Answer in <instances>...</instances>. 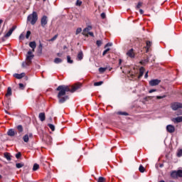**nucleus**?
I'll return each mask as SVG.
<instances>
[{
    "label": "nucleus",
    "instance_id": "1",
    "mask_svg": "<svg viewBox=\"0 0 182 182\" xmlns=\"http://www.w3.org/2000/svg\"><path fill=\"white\" fill-rule=\"evenodd\" d=\"M72 89H70V87L69 85H59L56 90L58 92V94L57 95V97L58 99V103L60 105H62V103H65L66 100H69V95H66L67 92H70V93H75L76 90H78V89H80L82 87V83H77L75 85H73Z\"/></svg>",
    "mask_w": 182,
    "mask_h": 182
},
{
    "label": "nucleus",
    "instance_id": "2",
    "mask_svg": "<svg viewBox=\"0 0 182 182\" xmlns=\"http://www.w3.org/2000/svg\"><path fill=\"white\" fill-rule=\"evenodd\" d=\"M27 22H29L31 25H35L38 22V13L33 11V13L28 16Z\"/></svg>",
    "mask_w": 182,
    "mask_h": 182
},
{
    "label": "nucleus",
    "instance_id": "3",
    "mask_svg": "<svg viewBox=\"0 0 182 182\" xmlns=\"http://www.w3.org/2000/svg\"><path fill=\"white\" fill-rule=\"evenodd\" d=\"M33 58H35V55L32 54V51H28L26 55V62L28 66L32 64V59H33Z\"/></svg>",
    "mask_w": 182,
    "mask_h": 182
},
{
    "label": "nucleus",
    "instance_id": "4",
    "mask_svg": "<svg viewBox=\"0 0 182 182\" xmlns=\"http://www.w3.org/2000/svg\"><path fill=\"white\" fill-rule=\"evenodd\" d=\"M171 109L172 110H178V109H182V103L181 102H173L171 104Z\"/></svg>",
    "mask_w": 182,
    "mask_h": 182
},
{
    "label": "nucleus",
    "instance_id": "5",
    "mask_svg": "<svg viewBox=\"0 0 182 182\" xmlns=\"http://www.w3.org/2000/svg\"><path fill=\"white\" fill-rule=\"evenodd\" d=\"M16 29V26H13L12 28L4 35V36L2 38V41L5 42V38H9L11 35H12L14 31Z\"/></svg>",
    "mask_w": 182,
    "mask_h": 182
},
{
    "label": "nucleus",
    "instance_id": "6",
    "mask_svg": "<svg viewBox=\"0 0 182 182\" xmlns=\"http://www.w3.org/2000/svg\"><path fill=\"white\" fill-rule=\"evenodd\" d=\"M92 29V26H87V27L83 29L82 32V35H83V36H85V38H89V35L87 34V33L90 32Z\"/></svg>",
    "mask_w": 182,
    "mask_h": 182
},
{
    "label": "nucleus",
    "instance_id": "7",
    "mask_svg": "<svg viewBox=\"0 0 182 182\" xmlns=\"http://www.w3.org/2000/svg\"><path fill=\"white\" fill-rule=\"evenodd\" d=\"M41 25L43 28H45L46 25H48V16H43L41 19Z\"/></svg>",
    "mask_w": 182,
    "mask_h": 182
},
{
    "label": "nucleus",
    "instance_id": "8",
    "mask_svg": "<svg viewBox=\"0 0 182 182\" xmlns=\"http://www.w3.org/2000/svg\"><path fill=\"white\" fill-rule=\"evenodd\" d=\"M161 82V80L155 79V80H151L149 81V85L150 86H157L158 85H160Z\"/></svg>",
    "mask_w": 182,
    "mask_h": 182
},
{
    "label": "nucleus",
    "instance_id": "9",
    "mask_svg": "<svg viewBox=\"0 0 182 182\" xmlns=\"http://www.w3.org/2000/svg\"><path fill=\"white\" fill-rule=\"evenodd\" d=\"M166 131L168 133H174L176 132V127L173 125L169 124L166 126Z\"/></svg>",
    "mask_w": 182,
    "mask_h": 182
},
{
    "label": "nucleus",
    "instance_id": "10",
    "mask_svg": "<svg viewBox=\"0 0 182 182\" xmlns=\"http://www.w3.org/2000/svg\"><path fill=\"white\" fill-rule=\"evenodd\" d=\"M127 55L129 56V58H134L136 56V54L134 53V49L131 48L127 51Z\"/></svg>",
    "mask_w": 182,
    "mask_h": 182
},
{
    "label": "nucleus",
    "instance_id": "11",
    "mask_svg": "<svg viewBox=\"0 0 182 182\" xmlns=\"http://www.w3.org/2000/svg\"><path fill=\"white\" fill-rule=\"evenodd\" d=\"M151 41H146V46L144 47L146 49V53H149V51L150 50V48H151Z\"/></svg>",
    "mask_w": 182,
    "mask_h": 182
},
{
    "label": "nucleus",
    "instance_id": "12",
    "mask_svg": "<svg viewBox=\"0 0 182 182\" xmlns=\"http://www.w3.org/2000/svg\"><path fill=\"white\" fill-rule=\"evenodd\" d=\"M13 76L14 77H16V79H22V77L26 76V74L25 73H21V74L15 73Z\"/></svg>",
    "mask_w": 182,
    "mask_h": 182
},
{
    "label": "nucleus",
    "instance_id": "13",
    "mask_svg": "<svg viewBox=\"0 0 182 182\" xmlns=\"http://www.w3.org/2000/svg\"><path fill=\"white\" fill-rule=\"evenodd\" d=\"M7 134L8 136H10L11 137H14V136H15L16 134H18V132H15V130L11 129H9V131L7 132Z\"/></svg>",
    "mask_w": 182,
    "mask_h": 182
},
{
    "label": "nucleus",
    "instance_id": "14",
    "mask_svg": "<svg viewBox=\"0 0 182 182\" xmlns=\"http://www.w3.org/2000/svg\"><path fill=\"white\" fill-rule=\"evenodd\" d=\"M38 119L41 120V122H45L46 119V116L45 115V112H41L38 115Z\"/></svg>",
    "mask_w": 182,
    "mask_h": 182
},
{
    "label": "nucleus",
    "instance_id": "15",
    "mask_svg": "<svg viewBox=\"0 0 182 182\" xmlns=\"http://www.w3.org/2000/svg\"><path fill=\"white\" fill-rule=\"evenodd\" d=\"M172 122H173V123H181L182 117H178L173 118L172 119Z\"/></svg>",
    "mask_w": 182,
    "mask_h": 182
},
{
    "label": "nucleus",
    "instance_id": "16",
    "mask_svg": "<svg viewBox=\"0 0 182 182\" xmlns=\"http://www.w3.org/2000/svg\"><path fill=\"white\" fill-rule=\"evenodd\" d=\"M30 48H33V52H35V49L36 48V43L35 41H31L29 43Z\"/></svg>",
    "mask_w": 182,
    "mask_h": 182
},
{
    "label": "nucleus",
    "instance_id": "17",
    "mask_svg": "<svg viewBox=\"0 0 182 182\" xmlns=\"http://www.w3.org/2000/svg\"><path fill=\"white\" fill-rule=\"evenodd\" d=\"M143 75H144V68L141 67L139 69V75L138 76L139 79H140V77H142Z\"/></svg>",
    "mask_w": 182,
    "mask_h": 182
},
{
    "label": "nucleus",
    "instance_id": "18",
    "mask_svg": "<svg viewBox=\"0 0 182 182\" xmlns=\"http://www.w3.org/2000/svg\"><path fill=\"white\" fill-rule=\"evenodd\" d=\"M8 96H12V88H11V87L7 88L6 97H8Z\"/></svg>",
    "mask_w": 182,
    "mask_h": 182
},
{
    "label": "nucleus",
    "instance_id": "19",
    "mask_svg": "<svg viewBox=\"0 0 182 182\" xmlns=\"http://www.w3.org/2000/svg\"><path fill=\"white\" fill-rule=\"evenodd\" d=\"M171 177L172 178H178V176H177V171H173L171 173Z\"/></svg>",
    "mask_w": 182,
    "mask_h": 182
},
{
    "label": "nucleus",
    "instance_id": "20",
    "mask_svg": "<svg viewBox=\"0 0 182 182\" xmlns=\"http://www.w3.org/2000/svg\"><path fill=\"white\" fill-rule=\"evenodd\" d=\"M4 157L5 159H6V160H8V161H11L12 160V159L11 158V154L8 152L4 153Z\"/></svg>",
    "mask_w": 182,
    "mask_h": 182
},
{
    "label": "nucleus",
    "instance_id": "21",
    "mask_svg": "<svg viewBox=\"0 0 182 182\" xmlns=\"http://www.w3.org/2000/svg\"><path fill=\"white\" fill-rule=\"evenodd\" d=\"M16 129H17L19 134H21V133L23 132V127L22 125H18L16 127Z\"/></svg>",
    "mask_w": 182,
    "mask_h": 182
},
{
    "label": "nucleus",
    "instance_id": "22",
    "mask_svg": "<svg viewBox=\"0 0 182 182\" xmlns=\"http://www.w3.org/2000/svg\"><path fill=\"white\" fill-rule=\"evenodd\" d=\"M148 62H149V57H146L144 60H141L139 63L143 66H144V65H146Z\"/></svg>",
    "mask_w": 182,
    "mask_h": 182
},
{
    "label": "nucleus",
    "instance_id": "23",
    "mask_svg": "<svg viewBox=\"0 0 182 182\" xmlns=\"http://www.w3.org/2000/svg\"><path fill=\"white\" fill-rule=\"evenodd\" d=\"M77 59H78V60H82V59H83V52L82 51L79 52V53L77 54Z\"/></svg>",
    "mask_w": 182,
    "mask_h": 182
},
{
    "label": "nucleus",
    "instance_id": "24",
    "mask_svg": "<svg viewBox=\"0 0 182 182\" xmlns=\"http://www.w3.org/2000/svg\"><path fill=\"white\" fill-rule=\"evenodd\" d=\"M117 114H119V116H129V113L126 112H117Z\"/></svg>",
    "mask_w": 182,
    "mask_h": 182
},
{
    "label": "nucleus",
    "instance_id": "25",
    "mask_svg": "<svg viewBox=\"0 0 182 182\" xmlns=\"http://www.w3.org/2000/svg\"><path fill=\"white\" fill-rule=\"evenodd\" d=\"M43 49V46H42V43H40L38 47V53H42Z\"/></svg>",
    "mask_w": 182,
    "mask_h": 182
},
{
    "label": "nucleus",
    "instance_id": "26",
    "mask_svg": "<svg viewBox=\"0 0 182 182\" xmlns=\"http://www.w3.org/2000/svg\"><path fill=\"white\" fill-rule=\"evenodd\" d=\"M62 62H63V60L61 59V58H55L54 59V63H62Z\"/></svg>",
    "mask_w": 182,
    "mask_h": 182
},
{
    "label": "nucleus",
    "instance_id": "27",
    "mask_svg": "<svg viewBox=\"0 0 182 182\" xmlns=\"http://www.w3.org/2000/svg\"><path fill=\"white\" fill-rule=\"evenodd\" d=\"M23 140L25 143H28V141H29V135L28 134L24 135L23 137Z\"/></svg>",
    "mask_w": 182,
    "mask_h": 182
},
{
    "label": "nucleus",
    "instance_id": "28",
    "mask_svg": "<svg viewBox=\"0 0 182 182\" xmlns=\"http://www.w3.org/2000/svg\"><path fill=\"white\" fill-rule=\"evenodd\" d=\"M139 171H140V173H144V171H146V168H144V166H143V165H140Z\"/></svg>",
    "mask_w": 182,
    "mask_h": 182
},
{
    "label": "nucleus",
    "instance_id": "29",
    "mask_svg": "<svg viewBox=\"0 0 182 182\" xmlns=\"http://www.w3.org/2000/svg\"><path fill=\"white\" fill-rule=\"evenodd\" d=\"M39 168V164H34L33 166V171H36Z\"/></svg>",
    "mask_w": 182,
    "mask_h": 182
},
{
    "label": "nucleus",
    "instance_id": "30",
    "mask_svg": "<svg viewBox=\"0 0 182 182\" xmlns=\"http://www.w3.org/2000/svg\"><path fill=\"white\" fill-rule=\"evenodd\" d=\"M107 70V68H100L99 72L100 73H105V72H106Z\"/></svg>",
    "mask_w": 182,
    "mask_h": 182
},
{
    "label": "nucleus",
    "instance_id": "31",
    "mask_svg": "<svg viewBox=\"0 0 182 182\" xmlns=\"http://www.w3.org/2000/svg\"><path fill=\"white\" fill-rule=\"evenodd\" d=\"M97 182H106V178L105 177L100 176Z\"/></svg>",
    "mask_w": 182,
    "mask_h": 182
},
{
    "label": "nucleus",
    "instance_id": "32",
    "mask_svg": "<svg viewBox=\"0 0 182 182\" xmlns=\"http://www.w3.org/2000/svg\"><path fill=\"white\" fill-rule=\"evenodd\" d=\"M23 164L22 163H18L16 164V168H22V167H23Z\"/></svg>",
    "mask_w": 182,
    "mask_h": 182
},
{
    "label": "nucleus",
    "instance_id": "33",
    "mask_svg": "<svg viewBox=\"0 0 182 182\" xmlns=\"http://www.w3.org/2000/svg\"><path fill=\"white\" fill-rule=\"evenodd\" d=\"M48 126L49 127L50 130H52V132H55V125H53L52 124H48Z\"/></svg>",
    "mask_w": 182,
    "mask_h": 182
},
{
    "label": "nucleus",
    "instance_id": "34",
    "mask_svg": "<svg viewBox=\"0 0 182 182\" xmlns=\"http://www.w3.org/2000/svg\"><path fill=\"white\" fill-rule=\"evenodd\" d=\"M176 173H177L178 177L182 178V170L176 171Z\"/></svg>",
    "mask_w": 182,
    "mask_h": 182
},
{
    "label": "nucleus",
    "instance_id": "35",
    "mask_svg": "<svg viewBox=\"0 0 182 182\" xmlns=\"http://www.w3.org/2000/svg\"><path fill=\"white\" fill-rule=\"evenodd\" d=\"M141 6H143V3L141 1H139L136 6V9H140Z\"/></svg>",
    "mask_w": 182,
    "mask_h": 182
},
{
    "label": "nucleus",
    "instance_id": "36",
    "mask_svg": "<svg viewBox=\"0 0 182 182\" xmlns=\"http://www.w3.org/2000/svg\"><path fill=\"white\" fill-rule=\"evenodd\" d=\"M102 43H103V42H102V41H100V40H97L96 41V45L98 46V48H100V46H102Z\"/></svg>",
    "mask_w": 182,
    "mask_h": 182
},
{
    "label": "nucleus",
    "instance_id": "37",
    "mask_svg": "<svg viewBox=\"0 0 182 182\" xmlns=\"http://www.w3.org/2000/svg\"><path fill=\"white\" fill-rule=\"evenodd\" d=\"M177 157H181L182 156V149H178L177 151Z\"/></svg>",
    "mask_w": 182,
    "mask_h": 182
},
{
    "label": "nucleus",
    "instance_id": "38",
    "mask_svg": "<svg viewBox=\"0 0 182 182\" xmlns=\"http://www.w3.org/2000/svg\"><path fill=\"white\" fill-rule=\"evenodd\" d=\"M103 81L96 82L94 83V86H102Z\"/></svg>",
    "mask_w": 182,
    "mask_h": 182
},
{
    "label": "nucleus",
    "instance_id": "39",
    "mask_svg": "<svg viewBox=\"0 0 182 182\" xmlns=\"http://www.w3.org/2000/svg\"><path fill=\"white\" fill-rule=\"evenodd\" d=\"M82 32V28H77L75 31V35H79Z\"/></svg>",
    "mask_w": 182,
    "mask_h": 182
},
{
    "label": "nucleus",
    "instance_id": "40",
    "mask_svg": "<svg viewBox=\"0 0 182 182\" xmlns=\"http://www.w3.org/2000/svg\"><path fill=\"white\" fill-rule=\"evenodd\" d=\"M18 87H19V89H21V90H23V89H25V85L22 83H19Z\"/></svg>",
    "mask_w": 182,
    "mask_h": 182
},
{
    "label": "nucleus",
    "instance_id": "41",
    "mask_svg": "<svg viewBox=\"0 0 182 182\" xmlns=\"http://www.w3.org/2000/svg\"><path fill=\"white\" fill-rule=\"evenodd\" d=\"M67 60L68 63H73V61L70 58V55L67 56Z\"/></svg>",
    "mask_w": 182,
    "mask_h": 182
},
{
    "label": "nucleus",
    "instance_id": "42",
    "mask_svg": "<svg viewBox=\"0 0 182 182\" xmlns=\"http://www.w3.org/2000/svg\"><path fill=\"white\" fill-rule=\"evenodd\" d=\"M75 5H76V6H82V1L77 0Z\"/></svg>",
    "mask_w": 182,
    "mask_h": 182
},
{
    "label": "nucleus",
    "instance_id": "43",
    "mask_svg": "<svg viewBox=\"0 0 182 182\" xmlns=\"http://www.w3.org/2000/svg\"><path fill=\"white\" fill-rule=\"evenodd\" d=\"M109 50H110V48H107L106 50H105L102 53V56H105V55H107Z\"/></svg>",
    "mask_w": 182,
    "mask_h": 182
},
{
    "label": "nucleus",
    "instance_id": "44",
    "mask_svg": "<svg viewBox=\"0 0 182 182\" xmlns=\"http://www.w3.org/2000/svg\"><path fill=\"white\" fill-rule=\"evenodd\" d=\"M22 157V154L21 152H18L16 154V158L21 159Z\"/></svg>",
    "mask_w": 182,
    "mask_h": 182
},
{
    "label": "nucleus",
    "instance_id": "45",
    "mask_svg": "<svg viewBox=\"0 0 182 182\" xmlns=\"http://www.w3.org/2000/svg\"><path fill=\"white\" fill-rule=\"evenodd\" d=\"M31 31H28L26 35V39H29V36H31Z\"/></svg>",
    "mask_w": 182,
    "mask_h": 182
},
{
    "label": "nucleus",
    "instance_id": "46",
    "mask_svg": "<svg viewBox=\"0 0 182 182\" xmlns=\"http://www.w3.org/2000/svg\"><path fill=\"white\" fill-rule=\"evenodd\" d=\"M23 39H25V35H23V34H21L20 36H19V40L20 41H23Z\"/></svg>",
    "mask_w": 182,
    "mask_h": 182
},
{
    "label": "nucleus",
    "instance_id": "47",
    "mask_svg": "<svg viewBox=\"0 0 182 182\" xmlns=\"http://www.w3.org/2000/svg\"><path fill=\"white\" fill-rule=\"evenodd\" d=\"M88 36L90 35V36H92V38H95V34L93 33V32H90L89 31L88 33H87Z\"/></svg>",
    "mask_w": 182,
    "mask_h": 182
},
{
    "label": "nucleus",
    "instance_id": "48",
    "mask_svg": "<svg viewBox=\"0 0 182 182\" xmlns=\"http://www.w3.org/2000/svg\"><path fill=\"white\" fill-rule=\"evenodd\" d=\"M101 18H102V19H105L106 18V14L102 13L101 14Z\"/></svg>",
    "mask_w": 182,
    "mask_h": 182
},
{
    "label": "nucleus",
    "instance_id": "49",
    "mask_svg": "<svg viewBox=\"0 0 182 182\" xmlns=\"http://www.w3.org/2000/svg\"><path fill=\"white\" fill-rule=\"evenodd\" d=\"M58 38V35H55V36H53L51 39H50V41L51 42H53V41H55Z\"/></svg>",
    "mask_w": 182,
    "mask_h": 182
},
{
    "label": "nucleus",
    "instance_id": "50",
    "mask_svg": "<svg viewBox=\"0 0 182 182\" xmlns=\"http://www.w3.org/2000/svg\"><path fill=\"white\" fill-rule=\"evenodd\" d=\"M22 66H23V68H26V66H28V62L26 61V62H25V63H22Z\"/></svg>",
    "mask_w": 182,
    "mask_h": 182
},
{
    "label": "nucleus",
    "instance_id": "51",
    "mask_svg": "<svg viewBox=\"0 0 182 182\" xmlns=\"http://www.w3.org/2000/svg\"><path fill=\"white\" fill-rule=\"evenodd\" d=\"M157 92V90H156V89H152V90H150L149 91V93H153V92Z\"/></svg>",
    "mask_w": 182,
    "mask_h": 182
},
{
    "label": "nucleus",
    "instance_id": "52",
    "mask_svg": "<svg viewBox=\"0 0 182 182\" xmlns=\"http://www.w3.org/2000/svg\"><path fill=\"white\" fill-rule=\"evenodd\" d=\"M164 97H166V95L164 96H157L156 99H164Z\"/></svg>",
    "mask_w": 182,
    "mask_h": 182
},
{
    "label": "nucleus",
    "instance_id": "53",
    "mask_svg": "<svg viewBox=\"0 0 182 182\" xmlns=\"http://www.w3.org/2000/svg\"><path fill=\"white\" fill-rule=\"evenodd\" d=\"M109 46H112V43H107L105 45V48H107V47H109Z\"/></svg>",
    "mask_w": 182,
    "mask_h": 182
},
{
    "label": "nucleus",
    "instance_id": "54",
    "mask_svg": "<svg viewBox=\"0 0 182 182\" xmlns=\"http://www.w3.org/2000/svg\"><path fill=\"white\" fill-rule=\"evenodd\" d=\"M139 14L143 15V14H144V11H143V9H139Z\"/></svg>",
    "mask_w": 182,
    "mask_h": 182
},
{
    "label": "nucleus",
    "instance_id": "55",
    "mask_svg": "<svg viewBox=\"0 0 182 182\" xmlns=\"http://www.w3.org/2000/svg\"><path fill=\"white\" fill-rule=\"evenodd\" d=\"M144 77H145V79H147V77H149V72L146 73Z\"/></svg>",
    "mask_w": 182,
    "mask_h": 182
},
{
    "label": "nucleus",
    "instance_id": "56",
    "mask_svg": "<svg viewBox=\"0 0 182 182\" xmlns=\"http://www.w3.org/2000/svg\"><path fill=\"white\" fill-rule=\"evenodd\" d=\"M30 137V139H32V137H33V134H32V133H30L28 134V138Z\"/></svg>",
    "mask_w": 182,
    "mask_h": 182
},
{
    "label": "nucleus",
    "instance_id": "57",
    "mask_svg": "<svg viewBox=\"0 0 182 182\" xmlns=\"http://www.w3.org/2000/svg\"><path fill=\"white\" fill-rule=\"evenodd\" d=\"M182 114V111L178 112V113L176 114L177 116H180Z\"/></svg>",
    "mask_w": 182,
    "mask_h": 182
},
{
    "label": "nucleus",
    "instance_id": "58",
    "mask_svg": "<svg viewBox=\"0 0 182 182\" xmlns=\"http://www.w3.org/2000/svg\"><path fill=\"white\" fill-rule=\"evenodd\" d=\"M57 56H58V58H61L62 57V53H58Z\"/></svg>",
    "mask_w": 182,
    "mask_h": 182
},
{
    "label": "nucleus",
    "instance_id": "59",
    "mask_svg": "<svg viewBox=\"0 0 182 182\" xmlns=\"http://www.w3.org/2000/svg\"><path fill=\"white\" fill-rule=\"evenodd\" d=\"M123 62V60L122 59L119 60V65H122V63Z\"/></svg>",
    "mask_w": 182,
    "mask_h": 182
},
{
    "label": "nucleus",
    "instance_id": "60",
    "mask_svg": "<svg viewBox=\"0 0 182 182\" xmlns=\"http://www.w3.org/2000/svg\"><path fill=\"white\" fill-rule=\"evenodd\" d=\"M28 76H26V75H25V76H24V80H28Z\"/></svg>",
    "mask_w": 182,
    "mask_h": 182
},
{
    "label": "nucleus",
    "instance_id": "61",
    "mask_svg": "<svg viewBox=\"0 0 182 182\" xmlns=\"http://www.w3.org/2000/svg\"><path fill=\"white\" fill-rule=\"evenodd\" d=\"M63 49H64V50H65V49H68V47H67L66 46H63Z\"/></svg>",
    "mask_w": 182,
    "mask_h": 182
},
{
    "label": "nucleus",
    "instance_id": "62",
    "mask_svg": "<svg viewBox=\"0 0 182 182\" xmlns=\"http://www.w3.org/2000/svg\"><path fill=\"white\" fill-rule=\"evenodd\" d=\"M6 114H11V113H9L8 111L5 110Z\"/></svg>",
    "mask_w": 182,
    "mask_h": 182
},
{
    "label": "nucleus",
    "instance_id": "63",
    "mask_svg": "<svg viewBox=\"0 0 182 182\" xmlns=\"http://www.w3.org/2000/svg\"><path fill=\"white\" fill-rule=\"evenodd\" d=\"M163 166H164L163 164H161V165H160V167H163Z\"/></svg>",
    "mask_w": 182,
    "mask_h": 182
},
{
    "label": "nucleus",
    "instance_id": "64",
    "mask_svg": "<svg viewBox=\"0 0 182 182\" xmlns=\"http://www.w3.org/2000/svg\"><path fill=\"white\" fill-rule=\"evenodd\" d=\"M159 182H166V181H159Z\"/></svg>",
    "mask_w": 182,
    "mask_h": 182
}]
</instances>
